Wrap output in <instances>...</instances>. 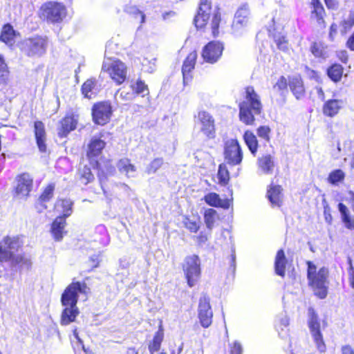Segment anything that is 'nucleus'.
Masks as SVG:
<instances>
[{
    "instance_id": "obj_26",
    "label": "nucleus",
    "mask_w": 354,
    "mask_h": 354,
    "mask_svg": "<svg viewBox=\"0 0 354 354\" xmlns=\"http://www.w3.org/2000/svg\"><path fill=\"white\" fill-rule=\"evenodd\" d=\"M289 86L297 99H301L305 94L303 81L299 76H293L289 80Z\"/></svg>"
},
{
    "instance_id": "obj_58",
    "label": "nucleus",
    "mask_w": 354,
    "mask_h": 354,
    "mask_svg": "<svg viewBox=\"0 0 354 354\" xmlns=\"http://www.w3.org/2000/svg\"><path fill=\"white\" fill-rule=\"evenodd\" d=\"M337 33V25L333 24L330 28L329 38L331 41H334L335 36Z\"/></svg>"
},
{
    "instance_id": "obj_17",
    "label": "nucleus",
    "mask_w": 354,
    "mask_h": 354,
    "mask_svg": "<svg viewBox=\"0 0 354 354\" xmlns=\"http://www.w3.org/2000/svg\"><path fill=\"white\" fill-rule=\"evenodd\" d=\"M212 13L211 3L208 0H201L198 14L194 18V23L197 28H203L207 24Z\"/></svg>"
},
{
    "instance_id": "obj_5",
    "label": "nucleus",
    "mask_w": 354,
    "mask_h": 354,
    "mask_svg": "<svg viewBox=\"0 0 354 354\" xmlns=\"http://www.w3.org/2000/svg\"><path fill=\"white\" fill-rule=\"evenodd\" d=\"M40 17L55 23L62 21L66 15V9L62 3L49 1L44 3L39 10Z\"/></svg>"
},
{
    "instance_id": "obj_36",
    "label": "nucleus",
    "mask_w": 354,
    "mask_h": 354,
    "mask_svg": "<svg viewBox=\"0 0 354 354\" xmlns=\"http://www.w3.org/2000/svg\"><path fill=\"white\" fill-rule=\"evenodd\" d=\"M243 138L248 149L251 153L254 155L258 148V142L255 135L250 131H246L244 133Z\"/></svg>"
},
{
    "instance_id": "obj_46",
    "label": "nucleus",
    "mask_w": 354,
    "mask_h": 354,
    "mask_svg": "<svg viewBox=\"0 0 354 354\" xmlns=\"http://www.w3.org/2000/svg\"><path fill=\"white\" fill-rule=\"evenodd\" d=\"M218 177L219 183L222 185H226L230 179L229 172L225 165H221L218 171Z\"/></svg>"
},
{
    "instance_id": "obj_10",
    "label": "nucleus",
    "mask_w": 354,
    "mask_h": 354,
    "mask_svg": "<svg viewBox=\"0 0 354 354\" xmlns=\"http://www.w3.org/2000/svg\"><path fill=\"white\" fill-rule=\"evenodd\" d=\"M195 128L207 138H213L215 133L214 120L206 111H200L195 120Z\"/></svg>"
},
{
    "instance_id": "obj_60",
    "label": "nucleus",
    "mask_w": 354,
    "mask_h": 354,
    "mask_svg": "<svg viewBox=\"0 0 354 354\" xmlns=\"http://www.w3.org/2000/svg\"><path fill=\"white\" fill-rule=\"evenodd\" d=\"M209 234L204 232H201L200 234L197 236V241L199 244H204L208 240Z\"/></svg>"
},
{
    "instance_id": "obj_33",
    "label": "nucleus",
    "mask_w": 354,
    "mask_h": 354,
    "mask_svg": "<svg viewBox=\"0 0 354 354\" xmlns=\"http://www.w3.org/2000/svg\"><path fill=\"white\" fill-rule=\"evenodd\" d=\"M218 220V214L214 209H207L204 213V222L207 228L211 231Z\"/></svg>"
},
{
    "instance_id": "obj_16",
    "label": "nucleus",
    "mask_w": 354,
    "mask_h": 354,
    "mask_svg": "<svg viewBox=\"0 0 354 354\" xmlns=\"http://www.w3.org/2000/svg\"><path fill=\"white\" fill-rule=\"evenodd\" d=\"M104 147L105 142L103 140L99 138H93L91 140L88 145L87 156L93 168L97 167L101 169L100 163L96 158L100 156Z\"/></svg>"
},
{
    "instance_id": "obj_57",
    "label": "nucleus",
    "mask_w": 354,
    "mask_h": 354,
    "mask_svg": "<svg viewBox=\"0 0 354 354\" xmlns=\"http://www.w3.org/2000/svg\"><path fill=\"white\" fill-rule=\"evenodd\" d=\"M130 9H131V10L129 11V12L133 13V14L136 15L138 17H139L140 18V21L141 24L145 23V14L142 12H141L140 10H138L135 7L131 8Z\"/></svg>"
},
{
    "instance_id": "obj_21",
    "label": "nucleus",
    "mask_w": 354,
    "mask_h": 354,
    "mask_svg": "<svg viewBox=\"0 0 354 354\" xmlns=\"http://www.w3.org/2000/svg\"><path fill=\"white\" fill-rule=\"evenodd\" d=\"M59 123L60 125L58 127L57 133L59 137L64 138L76 128L77 118L73 115H67Z\"/></svg>"
},
{
    "instance_id": "obj_63",
    "label": "nucleus",
    "mask_w": 354,
    "mask_h": 354,
    "mask_svg": "<svg viewBox=\"0 0 354 354\" xmlns=\"http://www.w3.org/2000/svg\"><path fill=\"white\" fill-rule=\"evenodd\" d=\"M337 56L339 59L344 63H346L348 61V53L346 50H341L338 52Z\"/></svg>"
},
{
    "instance_id": "obj_7",
    "label": "nucleus",
    "mask_w": 354,
    "mask_h": 354,
    "mask_svg": "<svg viewBox=\"0 0 354 354\" xmlns=\"http://www.w3.org/2000/svg\"><path fill=\"white\" fill-rule=\"evenodd\" d=\"M47 46V40L42 37L28 38L21 44V50L29 57L43 55L46 51Z\"/></svg>"
},
{
    "instance_id": "obj_45",
    "label": "nucleus",
    "mask_w": 354,
    "mask_h": 354,
    "mask_svg": "<svg viewBox=\"0 0 354 354\" xmlns=\"http://www.w3.org/2000/svg\"><path fill=\"white\" fill-rule=\"evenodd\" d=\"M9 76V71L6 63L1 55H0V82H6Z\"/></svg>"
},
{
    "instance_id": "obj_51",
    "label": "nucleus",
    "mask_w": 354,
    "mask_h": 354,
    "mask_svg": "<svg viewBox=\"0 0 354 354\" xmlns=\"http://www.w3.org/2000/svg\"><path fill=\"white\" fill-rule=\"evenodd\" d=\"M312 53L317 57H322L325 53L322 45L319 43H314L310 48Z\"/></svg>"
},
{
    "instance_id": "obj_1",
    "label": "nucleus",
    "mask_w": 354,
    "mask_h": 354,
    "mask_svg": "<svg viewBox=\"0 0 354 354\" xmlns=\"http://www.w3.org/2000/svg\"><path fill=\"white\" fill-rule=\"evenodd\" d=\"M89 288L84 282H72L62 295L61 302L64 308L61 315V324L68 325L75 321L80 314L77 303L79 299L86 301Z\"/></svg>"
},
{
    "instance_id": "obj_59",
    "label": "nucleus",
    "mask_w": 354,
    "mask_h": 354,
    "mask_svg": "<svg viewBox=\"0 0 354 354\" xmlns=\"http://www.w3.org/2000/svg\"><path fill=\"white\" fill-rule=\"evenodd\" d=\"M324 218H325L326 222L328 223V224H331L332 221H333V217L330 212V209L328 206L324 207Z\"/></svg>"
},
{
    "instance_id": "obj_29",
    "label": "nucleus",
    "mask_w": 354,
    "mask_h": 354,
    "mask_svg": "<svg viewBox=\"0 0 354 354\" xmlns=\"http://www.w3.org/2000/svg\"><path fill=\"white\" fill-rule=\"evenodd\" d=\"M118 168L120 173L125 174L128 178L134 177L136 171L135 165L131 163L129 159H121L118 163Z\"/></svg>"
},
{
    "instance_id": "obj_20",
    "label": "nucleus",
    "mask_w": 354,
    "mask_h": 354,
    "mask_svg": "<svg viewBox=\"0 0 354 354\" xmlns=\"http://www.w3.org/2000/svg\"><path fill=\"white\" fill-rule=\"evenodd\" d=\"M32 187V178L29 174L24 173L17 178L16 193L24 197L28 195Z\"/></svg>"
},
{
    "instance_id": "obj_50",
    "label": "nucleus",
    "mask_w": 354,
    "mask_h": 354,
    "mask_svg": "<svg viewBox=\"0 0 354 354\" xmlns=\"http://www.w3.org/2000/svg\"><path fill=\"white\" fill-rule=\"evenodd\" d=\"M54 189H55V186L53 185H52V184L48 185L45 188L43 193L41 194V195L40 196V200L42 202L48 201L53 196Z\"/></svg>"
},
{
    "instance_id": "obj_3",
    "label": "nucleus",
    "mask_w": 354,
    "mask_h": 354,
    "mask_svg": "<svg viewBox=\"0 0 354 354\" xmlns=\"http://www.w3.org/2000/svg\"><path fill=\"white\" fill-rule=\"evenodd\" d=\"M23 242L18 236L6 237L0 243V261H11L27 267L31 265L30 260L22 255L15 254L22 246Z\"/></svg>"
},
{
    "instance_id": "obj_25",
    "label": "nucleus",
    "mask_w": 354,
    "mask_h": 354,
    "mask_svg": "<svg viewBox=\"0 0 354 354\" xmlns=\"http://www.w3.org/2000/svg\"><path fill=\"white\" fill-rule=\"evenodd\" d=\"M196 58V52L192 51L187 55L186 59L185 60L182 67V73L183 75L184 82H188L191 79L189 73L194 68Z\"/></svg>"
},
{
    "instance_id": "obj_37",
    "label": "nucleus",
    "mask_w": 354,
    "mask_h": 354,
    "mask_svg": "<svg viewBox=\"0 0 354 354\" xmlns=\"http://www.w3.org/2000/svg\"><path fill=\"white\" fill-rule=\"evenodd\" d=\"M338 209L341 214V218L345 227L350 230L353 229V220H351L350 217L349 211L347 207L343 203H340L338 204Z\"/></svg>"
},
{
    "instance_id": "obj_55",
    "label": "nucleus",
    "mask_w": 354,
    "mask_h": 354,
    "mask_svg": "<svg viewBox=\"0 0 354 354\" xmlns=\"http://www.w3.org/2000/svg\"><path fill=\"white\" fill-rule=\"evenodd\" d=\"M230 351L231 354H242L241 344L237 341L234 342L230 344Z\"/></svg>"
},
{
    "instance_id": "obj_40",
    "label": "nucleus",
    "mask_w": 354,
    "mask_h": 354,
    "mask_svg": "<svg viewBox=\"0 0 354 354\" xmlns=\"http://www.w3.org/2000/svg\"><path fill=\"white\" fill-rule=\"evenodd\" d=\"M163 339V333L161 330H158L154 335L153 342L149 346V351L151 354L160 349Z\"/></svg>"
},
{
    "instance_id": "obj_13",
    "label": "nucleus",
    "mask_w": 354,
    "mask_h": 354,
    "mask_svg": "<svg viewBox=\"0 0 354 354\" xmlns=\"http://www.w3.org/2000/svg\"><path fill=\"white\" fill-rule=\"evenodd\" d=\"M225 159L231 165H239L243 159V153L236 140L231 139L225 144Z\"/></svg>"
},
{
    "instance_id": "obj_48",
    "label": "nucleus",
    "mask_w": 354,
    "mask_h": 354,
    "mask_svg": "<svg viewBox=\"0 0 354 354\" xmlns=\"http://www.w3.org/2000/svg\"><path fill=\"white\" fill-rule=\"evenodd\" d=\"M142 69L147 73H153L156 70V59L144 58L142 61Z\"/></svg>"
},
{
    "instance_id": "obj_47",
    "label": "nucleus",
    "mask_w": 354,
    "mask_h": 354,
    "mask_svg": "<svg viewBox=\"0 0 354 354\" xmlns=\"http://www.w3.org/2000/svg\"><path fill=\"white\" fill-rule=\"evenodd\" d=\"M344 178V173L341 169L332 171L328 178V182L331 184H336Z\"/></svg>"
},
{
    "instance_id": "obj_64",
    "label": "nucleus",
    "mask_w": 354,
    "mask_h": 354,
    "mask_svg": "<svg viewBox=\"0 0 354 354\" xmlns=\"http://www.w3.org/2000/svg\"><path fill=\"white\" fill-rule=\"evenodd\" d=\"M346 46L351 50L354 51V32L348 38L346 42Z\"/></svg>"
},
{
    "instance_id": "obj_44",
    "label": "nucleus",
    "mask_w": 354,
    "mask_h": 354,
    "mask_svg": "<svg viewBox=\"0 0 354 354\" xmlns=\"http://www.w3.org/2000/svg\"><path fill=\"white\" fill-rule=\"evenodd\" d=\"M163 165V159L160 158H155L147 167L146 172L148 174L156 173Z\"/></svg>"
},
{
    "instance_id": "obj_53",
    "label": "nucleus",
    "mask_w": 354,
    "mask_h": 354,
    "mask_svg": "<svg viewBox=\"0 0 354 354\" xmlns=\"http://www.w3.org/2000/svg\"><path fill=\"white\" fill-rule=\"evenodd\" d=\"M270 129L268 126H261L257 129L258 136L266 141L270 140Z\"/></svg>"
},
{
    "instance_id": "obj_34",
    "label": "nucleus",
    "mask_w": 354,
    "mask_h": 354,
    "mask_svg": "<svg viewBox=\"0 0 354 354\" xmlns=\"http://www.w3.org/2000/svg\"><path fill=\"white\" fill-rule=\"evenodd\" d=\"M15 35L16 32L12 26L10 24H6L2 28L0 39L8 45H12Z\"/></svg>"
},
{
    "instance_id": "obj_11",
    "label": "nucleus",
    "mask_w": 354,
    "mask_h": 354,
    "mask_svg": "<svg viewBox=\"0 0 354 354\" xmlns=\"http://www.w3.org/2000/svg\"><path fill=\"white\" fill-rule=\"evenodd\" d=\"M250 18L249 7L247 5L240 7L234 15L232 26L233 34L236 36L242 35L243 29L250 24Z\"/></svg>"
},
{
    "instance_id": "obj_14",
    "label": "nucleus",
    "mask_w": 354,
    "mask_h": 354,
    "mask_svg": "<svg viewBox=\"0 0 354 354\" xmlns=\"http://www.w3.org/2000/svg\"><path fill=\"white\" fill-rule=\"evenodd\" d=\"M223 48V44L221 42L210 41L203 48L202 56L207 62L214 64L221 57Z\"/></svg>"
},
{
    "instance_id": "obj_27",
    "label": "nucleus",
    "mask_w": 354,
    "mask_h": 354,
    "mask_svg": "<svg viewBox=\"0 0 354 354\" xmlns=\"http://www.w3.org/2000/svg\"><path fill=\"white\" fill-rule=\"evenodd\" d=\"M343 102L339 100H330L327 101L323 106V113L324 115L333 117L342 108Z\"/></svg>"
},
{
    "instance_id": "obj_2",
    "label": "nucleus",
    "mask_w": 354,
    "mask_h": 354,
    "mask_svg": "<svg viewBox=\"0 0 354 354\" xmlns=\"http://www.w3.org/2000/svg\"><path fill=\"white\" fill-rule=\"evenodd\" d=\"M240 120L247 125H252L255 116L260 115L262 104L260 96L252 86L245 88L244 100L239 104Z\"/></svg>"
},
{
    "instance_id": "obj_49",
    "label": "nucleus",
    "mask_w": 354,
    "mask_h": 354,
    "mask_svg": "<svg viewBox=\"0 0 354 354\" xmlns=\"http://www.w3.org/2000/svg\"><path fill=\"white\" fill-rule=\"evenodd\" d=\"M183 223L185 227L191 232L196 233L200 228V222L198 221H193L186 218Z\"/></svg>"
},
{
    "instance_id": "obj_54",
    "label": "nucleus",
    "mask_w": 354,
    "mask_h": 354,
    "mask_svg": "<svg viewBox=\"0 0 354 354\" xmlns=\"http://www.w3.org/2000/svg\"><path fill=\"white\" fill-rule=\"evenodd\" d=\"M348 282L352 288L354 289V270L351 258H348Z\"/></svg>"
},
{
    "instance_id": "obj_22",
    "label": "nucleus",
    "mask_w": 354,
    "mask_h": 354,
    "mask_svg": "<svg viewBox=\"0 0 354 354\" xmlns=\"http://www.w3.org/2000/svg\"><path fill=\"white\" fill-rule=\"evenodd\" d=\"M203 200L209 206L228 209L231 205V200L221 199L218 194L211 192L205 195Z\"/></svg>"
},
{
    "instance_id": "obj_38",
    "label": "nucleus",
    "mask_w": 354,
    "mask_h": 354,
    "mask_svg": "<svg viewBox=\"0 0 354 354\" xmlns=\"http://www.w3.org/2000/svg\"><path fill=\"white\" fill-rule=\"evenodd\" d=\"M354 25V11H350L341 23V33L345 35Z\"/></svg>"
},
{
    "instance_id": "obj_39",
    "label": "nucleus",
    "mask_w": 354,
    "mask_h": 354,
    "mask_svg": "<svg viewBox=\"0 0 354 354\" xmlns=\"http://www.w3.org/2000/svg\"><path fill=\"white\" fill-rule=\"evenodd\" d=\"M343 68L339 64H334L328 69V77L335 82H339L342 76Z\"/></svg>"
},
{
    "instance_id": "obj_23",
    "label": "nucleus",
    "mask_w": 354,
    "mask_h": 354,
    "mask_svg": "<svg viewBox=\"0 0 354 354\" xmlns=\"http://www.w3.org/2000/svg\"><path fill=\"white\" fill-rule=\"evenodd\" d=\"M34 127L37 147L41 152H46V131L44 124L41 122L37 121L35 122Z\"/></svg>"
},
{
    "instance_id": "obj_43",
    "label": "nucleus",
    "mask_w": 354,
    "mask_h": 354,
    "mask_svg": "<svg viewBox=\"0 0 354 354\" xmlns=\"http://www.w3.org/2000/svg\"><path fill=\"white\" fill-rule=\"evenodd\" d=\"M80 180L84 185L88 184L93 179V175L91 171V169L86 166H84L83 169H80Z\"/></svg>"
},
{
    "instance_id": "obj_8",
    "label": "nucleus",
    "mask_w": 354,
    "mask_h": 354,
    "mask_svg": "<svg viewBox=\"0 0 354 354\" xmlns=\"http://www.w3.org/2000/svg\"><path fill=\"white\" fill-rule=\"evenodd\" d=\"M102 69L109 73L110 77L118 84H120L126 79L127 67L120 60L107 59L104 62Z\"/></svg>"
},
{
    "instance_id": "obj_12",
    "label": "nucleus",
    "mask_w": 354,
    "mask_h": 354,
    "mask_svg": "<svg viewBox=\"0 0 354 354\" xmlns=\"http://www.w3.org/2000/svg\"><path fill=\"white\" fill-rule=\"evenodd\" d=\"M198 317L203 327L208 328L212 324L213 312L210 305V299L206 295H202L199 299Z\"/></svg>"
},
{
    "instance_id": "obj_6",
    "label": "nucleus",
    "mask_w": 354,
    "mask_h": 354,
    "mask_svg": "<svg viewBox=\"0 0 354 354\" xmlns=\"http://www.w3.org/2000/svg\"><path fill=\"white\" fill-rule=\"evenodd\" d=\"M183 269L189 287L195 286L201 276V261L196 254L185 257Z\"/></svg>"
},
{
    "instance_id": "obj_28",
    "label": "nucleus",
    "mask_w": 354,
    "mask_h": 354,
    "mask_svg": "<svg viewBox=\"0 0 354 354\" xmlns=\"http://www.w3.org/2000/svg\"><path fill=\"white\" fill-rule=\"evenodd\" d=\"M99 91L97 82L94 79L87 80L82 86V93L86 98L95 97Z\"/></svg>"
},
{
    "instance_id": "obj_35",
    "label": "nucleus",
    "mask_w": 354,
    "mask_h": 354,
    "mask_svg": "<svg viewBox=\"0 0 354 354\" xmlns=\"http://www.w3.org/2000/svg\"><path fill=\"white\" fill-rule=\"evenodd\" d=\"M258 165L264 174H270L274 168V161L271 156L267 155L259 159Z\"/></svg>"
},
{
    "instance_id": "obj_56",
    "label": "nucleus",
    "mask_w": 354,
    "mask_h": 354,
    "mask_svg": "<svg viewBox=\"0 0 354 354\" xmlns=\"http://www.w3.org/2000/svg\"><path fill=\"white\" fill-rule=\"evenodd\" d=\"M274 88H277L280 91L284 90L287 87V80L286 79L281 76L278 80L277 82L274 86Z\"/></svg>"
},
{
    "instance_id": "obj_41",
    "label": "nucleus",
    "mask_w": 354,
    "mask_h": 354,
    "mask_svg": "<svg viewBox=\"0 0 354 354\" xmlns=\"http://www.w3.org/2000/svg\"><path fill=\"white\" fill-rule=\"evenodd\" d=\"M132 91L138 95H141L142 97L148 95L149 90L147 86L142 80H137L136 82L131 85Z\"/></svg>"
},
{
    "instance_id": "obj_24",
    "label": "nucleus",
    "mask_w": 354,
    "mask_h": 354,
    "mask_svg": "<svg viewBox=\"0 0 354 354\" xmlns=\"http://www.w3.org/2000/svg\"><path fill=\"white\" fill-rule=\"evenodd\" d=\"M267 197L272 206L280 207L283 203V194L281 186L271 185L268 190Z\"/></svg>"
},
{
    "instance_id": "obj_18",
    "label": "nucleus",
    "mask_w": 354,
    "mask_h": 354,
    "mask_svg": "<svg viewBox=\"0 0 354 354\" xmlns=\"http://www.w3.org/2000/svg\"><path fill=\"white\" fill-rule=\"evenodd\" d=\"M310 8L311 22L319 28H325L324 17L326 13L320 0H311Z\"/></svg>"
},
{
    "instance_id": "obj_30",
    "label": "nucleus",
    "mask_w": 354,
    "mask_h": 354,
    "mask_svg": "<svg viewBox=\"0 0 354 354\" xmlns=\"http://www.w3.org/2000/svg\"><path fill=\"white\" fill-rule=\"evenodd\" d=\"M287 260L283 250H279L276 255L274 261V269L277 274L284 277L285 268Z\"/></svg>"
},
{
    "instance_id": "obj_9",
    "label": "nucleus",
    "mask_w": 354,
    "mask_h": 354,
    "mask_svg": "<svg viewBox=\"0 0 354 354\" xmlns=\"http://www.w3.org/2000/svg\"><path fill=\"white\" fill-rule=\"evenodd\" d=\"M308 326L317 348L320 353H323L326 351V346L320 333V323L317 315L312 308L308 309Z\"/></svg>"
},
{
    "instance_id": "obj_42",
    "label": "nucleus",
    "mask_w": 354,
    "mask_h": 354,
    "mask_svg": "<svg viewBox=\"0 0 354 354\" xmlns=\"http://www.w3.org/2000/svg\"><path fill=\"white\" fill-rule=\"evenodd\" d=\"M221 21V14L218 10H215L210 23V29L214 36H216L218 33V26Z\"/></svg>"
},
{
    "instance_id": "obj_32",
    "label": "nucleus",
    "mask_w": 354,
    "mask_h": 354,
    "mask_svg": "<svg viewBox=\"0 0 354 354\" xmlns=\"http://www.w3.org/2000/svg\"><path fill=\"white\" fill-rule=\"evenodd\" d=\"M289 325V318L286 315H281L277 317L276 321L275 327L278 331L279 335L285 337L288 335Z\"/></svg>"
},
{
    "instance_id": "obj_61",
    "label": "nucleus",
    "mask_w": 354,
    "mask_h": 354,
    "mask_svg": "<svg viewBox=\"0 0 354 354\" xmlns=\"http://www.w3.org/2000/svg\"><path fill=\"white\" fill-rule=\"evenodd\" d=\"M120 96L123 100H131L134 97V93L122 91L120 93Z\"/></svg>"
},
{
    "instance_id": "obj_31",
    "label": "nucleus",
    "mask_w": 354,
    "mask_h": 354,
    "mask_svg": "<svg viewBox=\"0 0 354 354\" xmlns=\"http://www.w3.org/2000/svg\"><path fill=\"white\" fill-rule=\"evenodd\" d=\"M73 203L69 199L58 200L55 205V209L57 212L62 213V216H69L72 213Z\"/></svg>"
},
{
    "instance_id": "obj_19",
    "label": "nucleus",
    "mask_w": 354,
    "mask_h": 354,
    "mask_svg": "<svg viewBox=\"0 0 354 354\" xmlns=\"http://www.w3.org/2000/svg\"><path fill=\"white\" fill-rule=\"evenodd\" d=\"M66 222L64 216H57L52 223L50 232L55 241H61L67 234Z\"/></svg>"
},
{
    "instance_id": "obj_62",
    "label": "nucleus",
    "mask_w": 354,
    "mask_h": 354,
    "mask_svg": "<svg viewBox=\"0 0 354 354\" xmlns=\"http://www.w3.org/2000/svg\"><path fill=\"white\" fill-rule=\"evenodd\" d=\"M324 1L328 9L335 10L337 8V0H324Z\"/></svg>"
},
{
    "instance_id": "obj_15",
    "label": "nucleus",
    "mask_w": 354,
    "mask_h": 354,
    "mask_svg": "<svg viewBox=\"0 0 354 354\" xmlns=\"http://www.w3.org/2000/svg\"><path fill=\"white\" fill-rule=\"evenodd\" d=\"M111 115V106L108 102H100L93 106V119L95 123L104 125L107 123Z\"/></svg>"
},
{
    "instance_id": "obj_52",
    "label": "nucleus",
    "mask_w": 354,
    "mask_h": 354,
    "mask_svg": "<svg viewBox=\"0 0 354 354\" xmlns=\"http://www.w3.org/2000/svg\"><path fill=\"white\" fill-rule=\"evenodd\" d=\"M274 41L279 49L286 50L288 49V42L284 36H274Z\"/></svg>"
},
{
    "instance_id": "obj_4",
    "label": "nucleus",
    "mask_w": 354,
    "mask_h": 354,
    "mask_svg": "<svg viewBox=\"0 0 354 354\" xmlns=\"http://www.w3.org/2000/svg\"><path fill=\"white\" fill-rule=\"evenodd\" d=\"M328 274L327 268L323 267L317 272L316 266L312 262H308L309 285L312 287L315 295L320 299H324L327 295Z\"/></svg>"
}]
</instances>
